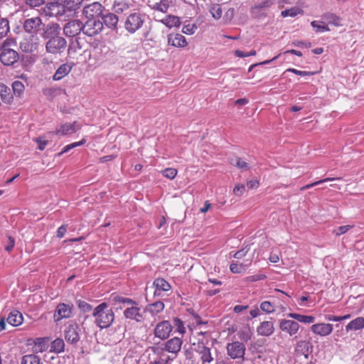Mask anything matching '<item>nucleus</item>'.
<instances>
[{
  "label": "nucleus",
  "mask_w": 364,
  "mask_h": 364,
  "mask_svg": "<svg viewBox=\"0 0 364 364\" xmlns=\"http://www.w3.org/2000/svg\"><path fill=\"white\" fill-rule=\"evenodd\" d=\"M95 324L101 329L109 327L114 319V314L107 303L103 302L97 306L92 312Z\"/></svg>",
  "instance_id": "1"
},
{
  "label": "nucleus",
  "mask_w": 364,
  "mask_h": 364,
  "mask_svg": "<svg viewBox=\"0 0 364 364\" xmlns=\"http://www.w3.org/2000/svg\"><path fill=\"white\" fill-rule=\"evenodd\" d=\"M11 46H16V42L11 38L5 40L0 49V60L6 66H11L19 59L18 53Z\"/></svg>",
  "instance_id": "2"
},
{
  "label": "nucleus",
  "mask_w": 364,
  "mask_h": 364,
  "mask_svg": "<svg viewBox=\"0 0 364 364\" xmlns=\"http://www.w3.org/2000/svg\"><path fill=\"white\" fill-rule=\"evenodd\" d=\"M122 303H126L130 306L127 307L123 312L124 317L127 319L134 320L137 323H141L144 321L143 312L138 304L129 298L119 299Z\"/></svg>",
  "instance_id": "3"
},
{
  "label": "nucleus",
  "mask_w": 364,
  "mask_h": 364,
  "mask_svg": "<svg viewBox=\"0 0 364 364\" xmlns=\"http://www.w3.org/2000/svg\"><path fill=\"white\" fill-rule=\"evenodd\" d=\"M144 21V16L142 14L132 13L124 21V28L128 33L133 34L143 26Z\"/></svg>",
  "instance_id": "4"
},
{
  "label": "nucleus",
  "mask_w": 364,
  "mask_h": 364,
  "mask_svg": "<svg viewBox=\"0 0 364 364\" xmlns=\"http://www.w3.org/2000/svg\"><path fill=\"white\" fill-rule=\"evenodd\" d=\"M67 47L66 40L62 37L53 38L46 43V50L48 53L53 55L61 54Z\"/></svg>",
  "instance_id": "5"
},
{
  "label": "nucleus",
  "mask_w": 364,
  "mask_h": 364,
  "mask_svg": "<svg viewBox=\"0 0 364 364\" xmlns=\"http://www.w3.org/2000/svg\"><path fill=\"white\" fill-rule=\"evenodd\" d=\"M82 32L87 36H95L100 33L103 30L104 26L100 19H87V21L82 24Z\"/></svg>",
  "instance_id": "6"
},
{
  "label": "nucleus",
  "mask_w": 364,
  "mask_h": 364,
  "mask_svg": "<svg viewBox=\"0 0 364 364\" xmlns=\"http://www.w3.org/2000/svg\"><path fill=\"white\" fill-rule=\"evenodd\" d=\"M42 25V18L40 16H35L25 19L23 23V28L27 33L36 35Z\"/></svg>",
  "instance_id": "7"
},
{
  "label": "nucleus",
  "mask_w": 364,
  "mask_h": 364,
  "mask_svg": "<svg viewBox=\"0 0 364 364\" xmlns=\"http://www.w3.org/2000/svg\"><path fill=\"white\" fill-rule=\"evenodd\" d=\"M228 355L232 359L243 358L245 353V346L240 341H234L227 344Z\"/></svg>",
  "instance_id": "8"
},
{
  "label": "nucleus",
  "mask_w": 364,
  "mask_h": 364,
  "mask_svg": "<svg viewBox=\"0 0 364 364\" xmlns=\"http://www.w3.org/2000/svg\"><path fill=\"white\" fill-rule=\"evenodd\" d=\"M104 6L99 2H93L85 6L83 9V14L87 19H98L102 15Z\"/></svg>",
  "instance_id": "9"
},
{
  "label": "nucleus",
  "mask_w": 364,
  "mask_h": 364,
  "mask_svg": "<svg viewBox=\"0 0 364 364\" xmlns=\"http://www.w3.org/2000/svg\"><path fill=\"white\" fill-rule=\"evenodd\" d=\"M61 0H53L47 3L43 7V12L47 16H61L64 12L63 5Z\"/></svg>",
  "instance_id": "10"
},
{
  "label": "nucleus",
  "mask_w": 364,
  "mask_h": 364,
  "mask_svg": "<svg viewBox=\"0 0 364 364\" xmlns=\"http://www.w3.org/2000/svg\"><path fill=\"white\" fill-rule=\"evenodd\" d=\"M40 45V39L34 35L23 38L20 43V48L24 53H33L38 50Z\"/></svg>",
  "instance_id": "11"
},
{
  "label": "nucleus",
  "mask_w": 364,
  "mask_h": 364,
  "mask_svg": "<svg viewBox=\"0 0 364 364\" xmlns=\"http://www.w3.org/2000/svg\"><path fill=\"white\" fill-rule=\"evenodd\" d=\"M80 331L81 329L77 324L69 325L64 331L65 341L70 344H77L80 338Z\"/></svg>",
  "instance_id": "12"
},
{
  "label": "nucleus",
  "mask_w": 364,
  "mask_h": 364,
  "mask_svg": "<svg viewBox=\"0 0 364 364\" xmlns=\"http://www.w3.org/2000/svg\"><path fill=\"white\" fill-rule=\"evenodd\" d=\"M172 329L173 326L169 321H161L155 327L154 336L161 340H165L168 338Z\"/></svg>",
  "instance_id": "13"
},
{
  "label": "nucleus",
  "mask_w": 364,
  "mask_h": 364,
  "mask_svg": "<svg viewBox=\"0 0 364 364\" xmlns=\"http://www.w3.org/2000/svg\"><path fill=\"white\" fill-rule=\"evenodd\" d=\"M61 28L58 23L51 22L44 26L41 36L44 39H53L60 36Z\"/></svg>",
  "instance_id": "14"
},
{
  "label": "nucleus",
  "mask_w": 364,
  "mask_h": 364,
  "mask_svg": "<svg viewBox=\"0 0 364 364\" xmlns=\"http://www.w3.org/2000/svg\"><path fill=\"white\" fill-rule=\"evenodd\" d=\"M82 23L79 20H73L68 22L64 28V34L68 37H74L82 31Z\"/></svg>",
  "instance_id": "15"
},
{
  "label": "nucleus",
  "mask_w": 364,
  "mask_h": 364,
  "mask_svg": "<svg viewBox=\"0 0 364 364\" xmlns=\"http://www.w3.org/2000/svg\"><path fill=\"white\" fill-rule=\"evenodd\" d=\"M168 46L176 48H184L188 46L186 38L180 33H171L167 36Z\"/></svg>",
  "instance_id": "16"
},
{
  "label": "nucleus",
  "mask_w": 364,
  "mask_h": 364,
  "mask_svg": "<svg viewBox=\"0 0 364 364\" xmlns=\"http://www.w3.org/2000/svg\"><path fill=\"white\" fill-rule=\"evenodd\" d=\"M313 351V345L309 341H299L296 343L295 353L297 356L304 355L306 359Z\"/></svg>",
  "instance_id": "17"
},
{
  "label": "nucleus",
  "mask_w": 364,
  "mask_h": 364,
  "mask_svg": "<svg viewBox=\"0 0 364 364\" xmlns=\"http://www.w3.org/2000/svg\"><path fill=\"white\" fill-rule=\"evenodd\" d=\"M299 327V323L293 320L282 319L279 322L280 329L290 336H294L298 332Z\"/></svg>",
  "instance_id": "18"
},
{
  "label": "nucleus",
  "mask_w": 364,
  "mask_h": 364,
  "mask_svg": "<svg viewBox=\"0 0 364 364\" xmlns=\"http://www.w3.org/2000/svg\"><path fill=\"white\" fill-rule=\"evenodd\" d=\"M80 129V126L76 122L65 123L62 124L59 129H56L51 133L55 135L65 136L76 132Z\"/></svg>",
  "instance_id": "19"
},
{
  "label": "nucleus",
  "mask_w": 364,
  "mask_h": 364,
  "mask_svg": "<svg viewBox=\"0 0 364 364\" xmlns=\"http://www.w3.org/2000/svg\"><path fill=\"white\" fill-rule=\"evenodd\" d=\"M72 308L70 305L62 303L59 304L54 314V318L58 321L63 318H68L71 316Z\"/></svg>",
  "instance_id": "20"
},
{
  "label": "nucleus",
  "mask_w": 364,
  "mask_h": 364,
  "mask_svg": "<svg viewBox=\"0 0 364 364\" xmlns=\"http://www.w3.org/2000/svg\"><path fill=\"white\" fill-rule=\"evenodd\" d=\"M333 327L331 323H320L313 324L311 326V331L316 335L320 336H326L330 335L333 331Z\"/></svg>",
  "instance_id": "21"
},
{
  "label": "nucleus",
  "mask_w": 364,
  "mask_h": 364,
  "mask_svg": "<svg viewBox=\"0 0 364 364\" xmlns=\"http://www.w3.org/2000/svg\"><path fill=\"white\" fill-rule=\"evenodd\" d=\"M182 343L183 341L181 338L174 337L166 342L164 349L169 353L176 354L180 351Z\"/></svg>",
  "instance_id": "22"
},
{
  "label": "nucleus",
  "mask_w": 364,
  "mask_h": 364,
  "mask_svg": "<svg viewBox=\"0 0 364 364\" xmlns=\"http://www.w3.org/2000/svg\"><path fill=\"white\" fill-rule=\"evenodd\" d=\"M196 352L200 355V360L203 363H210L213 360V358L210 353V348L205 346L203 343H198Z\"/></svg>",
  "instance_id": "23"
},
{
  "label": "nucleus",
  "mask_w": 364,
  "mask_h": 364,
  "mask_svg": "<svg viewBox=\"0 0 364 364\" xmlns=\"http://www.w3.org/2000/svg\"><path fill=\"white\" fill-rule=\"evenodd\" d=\"M153 285L155 287L154 296H159L161 291H168L171 289V285L164 279L157 278Z\"/></svg>",
  "instance_id": "24"
},
{
  "label": "nucleus",
  "mask_w": 364,
  "mask_h": 364,
  "mask_svg": "<svg viewBox=\"0 0 364 364\" xmlns=\"http://www.w3.org/2000/svg\"><path fill=\"white\" fill-rule=\"evenodd\" d=\"M274 326L272 321H263L257 327V331L259 335L263 336H269L274 333Z\"/></svg>",
  "instance_id": "25"
},
{
  "label": "nucleus",
  "mask_w": 364,
  "mask_h": 364,
  "mask_svg": "<svg viewBox=\"0 0 364 364\" xmlns=\"http://www.w3.org/2000/svg\"><path fill=\"white\" fill-rule=\"evenodd\" d=\"M0 98L6 105L11 104L14 99L11 89L3 83H0Z\"/></svg>",
  "instance_id": "26"
},
{
  "label": "nucleus",
  "mask_w": 364,
  "mask_h": 364,
  "mask_svg": "<svg viewBox=\"0 0 364 364\" xmlns=\"http://www.w3.org/2000/svg\"><path fill=\"white\" fill-rule=\"evenodd\" d=\"M364 328V318L362 316H358L355 318V319L350 321L346 326V331H356L359 330H362Z\"/></svg>",
  "instance_id": "27"
},
{
  "label": "nucleus",
  "mask_w": 364,
  "mask_h": 364,
  "mask_svg": "<svg viewBox=\"0 0 364 364\" xmlns=\"http://www.w3.org/2000/svg\"><path fill=\"white\" fill-rule=\"evenodd\" d=\"M171 4L172 2L171 0H158L152 4H149V6L153 10L158 11L161 13H166Z\"/></svg>",
  "instance_id": "28"
},
{
  "label": "nucleus",
  "mask_w": 364,
  "mask_h": 364,
  "mask_svg": "<svg viewBox=\"0 0 364 364\" xmlns=\"http://www.w3.org/2000/svg\"><path fill=\"white\" fill-rule=\"evenodd\" d=\"M72 70V66L68 63L62 64L53 76L54 80H60L68 75Z\"/></svg>",
  "instance_id": "29"
},
{
  "label": "nucleus",
  "mask_w": 364,
  "mask_h": 364,
  "mask_svg": "<svg viewBox=\"0 0 364 364\" xmlns=\"http://www.w3.org/2000/svg\"><path fill=\"white\" fill-rule=\"evenodd\" d=\"M23 316L18 311H12L7 317V322L13 326H18L23 322Z\"/></svg>",
  "instance_id": "30"
},
{
  "label": "nucleus",
  "mask_w": 364,
  "mask_h": 364,
  "mask_svg": "<svg viewBox=\"0 0 364 364\" xmlns=\"http://www.w3.org/2000/svg\"><path fill=\"white\" fill-rule=\"evenodd\" d=\"M161 22L169 28L178 27L181 25L180 18L173 15L166 16L161 20Z\"/></svg>",
  "instance_id": "31"
},
{
  "label": "nucleus",
  "mask_w": 364,
  "mask_h": 364,
  "mask_svg": "<svg viewBox=\"0 0 364 364\" xmlns=\"http://www.w3.org/2000/svg\"><path fill=\"white\" fill-rule=\"evenodd\" d=\"M288 317L304 323H312L315 321L316 318L313 316L302 315L296 313H289Z\"/></svg>",
  "instance_id": "32"
},
{
  "label": "nucleus",
  "mask_w": 364,
  "mask_h": 364,
  "mask_svg": "<svg viewBox=\"0 0 364 364\" xmlns=\"http://www.w3.org/2000/svg\"><path fill=\"white\" fill-rule=\"evenodd\" d=\"M164 309V304L162 301H158L146 305L145 311L150 312L152 315H155L161 312Z\"/></svg>",
  "instance_id": "33"
},
{
  "label": "nucleus",
  "mask_w": 364,
  "mask_h": 364,
  "mask_svg": "<svg viewBox=\"0 0 364 364\" xmlns=\"http://www.w3.org/2000/svg\"><path fill=\"white\" fill-rule=\"evenodd\" d=\"M322 18L326 21L328 23L332 24L335 26H341V18L333 13H326L322 16Z\"/></svg>",
  "instance_id": "34"
},
{
  "label": "nucleus",
  "mask_w": 364,
  "mask_h": 364,
  "mask_svg": "<svg viewBox=\"0 0 364 364\" xmlns=\"http://www.w3.org/2000/svg\"><path fill=\"white\" fill-rule=\"evenodd\" d=\"M252 334V331L249 326L242 327L237 333L239 338L243 342L251 340Z\"/></svg>",
  "instance_id": "35"
},
{
  "label": "nucleus",
  "mask_w": 364,
  "mask_h": 364,
  "mask_svg": "<svg viewBox=\"0 0 364 364\" xmlns=\"http://www.w3.org/2000/svg\"><path fill=\"white\" fill-rule=\"evenodd\" d=\"M65 350V342L62 338H58L55 339L50 345V350L56 353L63 352Z\"/></svg>",
  "instance_id": "36"
},
{
  "label": "nucleus",
  "mask_w": 364,
  "mask_h": 364,
  "mask_svg": "<svg viewBox=\"0 0 364 364\" xmlns=\"http://www.w3.org/2000/svg\"><path fill=\"white\" fill-rule=\"evenodd\" d=\"M251 259H250L247 264H238L237 262H233L230 264V269L232 273L235 274L242 273L245 272L247 267L251 264Z\"/></svg>",
  "instance_id": "37"
},
{
  "label": "nucleus",
  "mask_w": 364,
  "mask_h": 364,
  "mask_svg": "<svg viewBox=\"0 0 364 364\" xmlns=\"http://www.w3.org/2000/svg\"><path fill=\"white\" fill-rule=\"evenodd\" d=\"M84 0H64L63 8H66L70 11H74L78 9Z\"/></svg>",
  "instance_id": "38"
},
{
  "label": "nucleus",
  "mask_w": 364,
  "mask_h": 364,
  "mask_svg": "<svg viewBox=\"0 0 364 364\" xmlns=\"http://www.w3.org/2000/svg\"><path fill=\"white\" fill-rule=\"evenodd\" d=\"M303 14H304V11L301 8L296 7V6L291 7L288 9H285L281 12V15L283 17H287V16L295 17L297 15H299V14L301 15Z\"/></svg>",
  "instance_id": "39"
},
{
  "label": "nucleus",
  "mask_w": 364,
  "mask_h": 364,
  "mask_svg": "<svg viewBox=\"0 0 364 364\" xmlns=\"http://www.w3.org/2000/svg\"><path fill=\"white\" fill-rule=\"evenodd\" d=\"M40 358L35 354H28L22 357L21 364H40Z\"/></svg>",
  "instance_id": "40"
},
{
  "label": "nucleus",
  "mask_w": 364,
  "mask_h": 364,
  "mask_svg": "<svg viewBox=\"0 0 364 364\" xmlns=\"http://www.w3.org/2000/svg\"><path fill=\"white\" fill-rule=\"evenodd\" d=\"M10 30L9 21L6 18L0 19V38L5 37Z\"/></svg>",
  "instance_id": "41"
},
{
  "label": "nucleus",
  "mask_w": 364,
  "mask_h": 364,
  "mask_svg": "<svg viewBox=\"0 0 364 364\" xmlns=\"http://www.w3.org/2000/svg\"><path fill=\"white\" fill-rule=\"evenodd\" d=\"M341 177H338V178H329V177L328 178H325L323 179H321V180L313 182L311 183H309V184H307L306 186H304L301 187L300 188V191H304L306 189H309L310 188H312V187H314L315 186L321 184V183H325V182L332 181H334V180H341Z\"/></svg>",
  "instance_id": "42"
},
{
  "label": "nucleus",
  "mask_w": 364,
  "mask_h": 364,
  "mask_svg": "<svg viewBox=\"0 0 364 364\" xmlns=\"http://www.w3.org/2000/svg\"><path fill=\"white\" fill-rule=\"evenodd\" d=\"M105 23L109 27H116L118 23V17L113 14H108L105 16Z\"/></svg>",
  "instance_id": "43"
},
{
  "label": "nucleus",
  "mask_w": 364,
  "mask_h": 364,
  "mask_svg": "<svg viewBox=\"0 0 364 364\" xmlns=\"http://www.w3.org/2000/svg\"><path fill=\"white\" fill-rule=\"evenodd\" d=\"M86 142V140L85 139H82L81 141H77V142H74V143H72V144H68L66 145L60 152H59L58 154V156H62L63 154L68 152V151H70V149H73V148H75L77 146H81V145H83L84 144H85Z\"/></svg>",
  "instance_id": "44"
},
{
  "label": "nucleus",
  "mask_w": 364,
  "mask_h": 364,
  "mask_svg": "<svg viewBox=\"0 0 364 364\" xmlns=\"http://www.w3.org/2000/svg\"><path fill=\"white\" fill-rule=\"evenodd\" d=\"M173 328H176V331L181 334L186 332V328L184 327L183 322L178 318L176 317L173 319Z\"/></svg>",
  "instance_id": "45"
},
{
  "label": "nucleus",
  "mask_w": 364,
  "mask_h": 364,
  "mask_svg": "<svg viewBox=\"0 0 364 364\" xmlns=\"http://www.w3.org/2000/svg\"><path fill=\"white\" fill-rule=\"evenodd\" d=\"M12 88L14 90V93L19 97L23 92L25 87L21 82L17 80L13 82Z\"/></svg>",
  "instance_id": "46"
},
{
  "label": "nucleus",
  "mask_w": 364,
  "mask_h": 364,
  "mask_svg": "<svg viewBox=\"0 0 364 364\" xmlns=\"http://www.w3.org/2000/svg\"><path fill=\"white\" fill-rule=\"evenodd\" d=\"M210 12L213 17L216 19L220 18L223 14L221 6L219 4L213 5L210 9Z\"/></svg>",
  "instance_id": "47"
},
{
  "label": "nucleus",
  "mask_w": 364,
  "mask_h": 364,
  "mask_svg": "<svg viewBox=\"0 0 364 364\" xmlns=\"http://www.w3.org/2000/svg\"><path fill=\"white\" fill-rule=\"evenodd\" d=\"M178 171L174 168H166L162 171V175L168 178L173 179L177 176Z\"/></svg>",
  "instance_id": "48"
},
{
  "label": "nucleus",
  "mask_w": 364,
  "mask_h": 364,
  "mask_svg": "<svg viewBox=\"0 0 364 364\" xmlns=\"http://www.w3.org/2000/svg\"><path fill=\"white\" fill-rule=\"evenodd\" d=\"M261 309L268 314L272 313L275 311L274 304L269 301H264L260 305Z\"/></svg>",
  "instance_id": "49"
},
{
  "label": "nucleus",
  "mask_w": 364,
  "mask_h": 364,
  "mask_svg": "<svg viewBox=\"0 0 364 364\" xmlns=\"http://www.w3.org/2000/svg\"><path fill=\"white\" fill-rule=\"evenodd\" d=\"M197 30V26L194 23H188L183 26L182 32L186 35H193Z\"/></svg>",
  "instance_id": "50"
},
{
  "label": "nucleus",
  "mask_w": 364,
  "mask_h": 364,
  "mask_svg": "<svg viewBox=\"0 0 364 364\" xmlns=\"http://www.w3.org/2000/svg\"><path fill=\"white\" fill-rule=\"evenodd\" d=\"M114 9L115 12L122 13L129 9V5H128V4L123 2V1L118 2V3L115 2L114 4Z\"/></svg>",
  "instance_id": "51"
},
{
  "label": "nucleus",
  "mask_w": 364,
  "mask_h": 364,
  "mask_svg": "<svg viewBox=\"0 0 364 364\" xmlns=\"http://www.w3.org/2000/svg\"><path fill=\"white\" fill-rule=\"evenodd\" d=\"M353 225H347L343 226H340L337 229L333 231V233L336 236H340L346 232H347L349 230L353 228Z\"/></svg>",
  "instance_id": "52"
},
{
  "label": "nucleus",
  "mask_w": 364,
  "mask_h": 364,
  "mask_svg": "<svg viewBox=\"0 0 364 364\" xmlns=\"http://www.w3.org/2000/svg\"><path fill=\"white\" fill-rule=\"evenodd\" d=\"M275 0H260V1L255 6L258 9L269 8L274 4Z\"/></svg>",
  "instance_id": "53"
},
{
  "label": "nucleus",
  "mask_w": 364,
  "mask_h": 364,
  "mask_svg": "<svg viewBox=\"0 0 364 364\" xmlns=\"http://www.w3.org/2000/svg\"><path fill=\"white\" fill-rule=\"evenodd\" d=\"M25 3L31 8H36L44 5L46 0H26Z\"/></svg>",
  "instance_id": "54"
},
{
  "label": "nucleus",
  "mask_w": 364,
  "mask_h": 364,
  "mask_svg": "<svg viewBox=\"0 0 364 364\" xmlns=\"http://www.w3.org/2000/svg\"><path fill=\"white\" fill-rule=\"evenodd\" d=\"M311 24L314 28H316V32H325L330 31V28L327 26L319 24L316 21H313Z\"/></svg>",
  "instance_id": "55"
},
{
  "label": "nucleus",
  "mask_w": 364,
  "mask_h": 364,
  "mask_svg": "<svg viewBox=\"0 0 364 364\" xmlns=\"http://www.w3.org/2000/svg\"><path fill=\"white\" fill-rule=\"evenodd\" d=\"M286 72H291V73H293L300 75V76H310V75H313L314 74V73H313V72L301 71V70H296L295 68H288L286 70L285 73Z\"/></svg>",
  "instance_id": "56"
},
{
  "label": "nucleus",
  "mask_w": 364,
  "mask_h": 364,
  "mask_svg": "<svg viewBox=\"0 0 364 364\" xmlns=\"http://www.w3.org/2000/svg\"><path fill=\"white\" fill-rule=\"evenodd\" d=\"M235 166L240 169L245 170H248L250 168L248 164L239 157L235 159Z\"/></svg>",
  "instance_id": "57"
},
{
  "label": "nucleus",
  "mask_w": 364,
  "mask_h": 364,
  "mask_svg": "<svg viewBox=\"0 0 364 364\" xmlns=\"http://www.w3.org/2000/svg\"><path fill=\"white\" fill-rule=\"evenodd\" d=\"M266 278V275L264 274H257L255 275H251L246 277L247 282H257L259 280L264 279Z\"/></svg>",
  "instance_id": "58"
},
{
  "label": "nucleus",
  "mask_w": 364,
  "mask_h": 364,
  "mask_svg": "<svg viewBox=\"0 0 364 364\" xmlns=\"http://www.w3.org/2000/svg\"><path fill=\"white\" fill-rule=\"evenodd\" d=\"M245 191V185L237 184L233 188V193L236 196H242Z\"/></svg>",
  "instance_id": "59"
},
{
  "label": "nucleus",
  "mask_w": 364,
  "mask_h": 364,
  "mask_svg": "<svg viewBox=\"0 0 364 364\" xmlns=\"http://www.w3.org/2000/svg\"><path fill=\"white\" fill-rule=\"evenodd\" d=\"M280 54L277 55V56L274 57L273 58H272L271 60H264L263 62H261L259 63H255V64H252V65L250 66L249 69H248V71L249 72H251L252 70V69L259 65H266V64H269L271 62H273L274 60H275L276 59H277L279 57Z\"/></svg>",
  "instance_id": "60"
},
{
  "label": "nucleus",
  "mask_w": 364,
  "mask_h": 364,
  "mask_svg": "<svg viewBox=\"0 0 364 364\" xmlns=\"http://www.w3.org/2000/svg\"><path fill=\"white\" fill-rule=\"evenodd\" d=\"M63 90L60 88H48L44 91L46 95L54 96L59 94Z\"/></svg>",
  "instance_id": "61"
},
{
  "label": "nucleus",
  "mask_w": 364,
  "mask_h": 364,
  "mask_svg": "<svg viewBox=\"0 0 364 364\" xmlns=\"http://www.w3.org/2000/svg\"><path fill=\"white\" fill-rule=\"evenodd\" d=\"M35 141L38 143V149L41 151H43L45 149V148L48 144V141L46 140H43L41 137H38V138H36L35 139Z\"/></svg>",
  "instance_id": "62"
},
{
  "label": "nucleus",
  "mask_w": 364,
  "mask_h": 364,
  "mask_svg": "<svg viewBox=\"0 0 364 364\" xmlns=\"http://www.w3.org/2000/svg\"><path fill=\"white\" fill-rule=\"evenodd\" d=\"M67 231V226L66 225H61L58 229L57 230V237L59 238H62L64 237Z\"/></svg>",
  "instance_id": "63"
},
{
  "label": "nucleus",
  "mask_w": 364,
  "mask_h": 364,
  "mask_svg": "<svg viewBox=\"0 0 364 364\" xmlns=\"http://www.w3.org/2000/svg\"><path fill=\"white\" fill-rule=\"evenodd\" d=\"M259 184V183L257 180H252L247 182V186L250 189L257 188Z\"/></svg>",
  "instance_id": "64"
}]
</instances>
